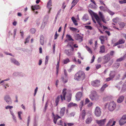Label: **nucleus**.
<instances>
[{"instance_id": "nucleus-1", "label": "nucleus", "mask_w": 126, "mask_h": 126, "mask_svg": "<svg viewBox=\"0 0 126 126\" xmlns=\"http://www.w3.org/2000/svg\"><path fill=\"white\" fill-rule=\"evenodd\" d=\"M85 78V74L84 72L79 71L77 72L74 76V79L77 81L82 80Z\"/></svg>"}, {"instance_id": "nucleus-2", "label": "nucleus", "mask_w": 126, "mask_h": 126, "mask_svg": "<svg viewBox=\"0 0 126 126\" xmlns=\"http://www.w3.org/2000/svg\"><path fill=\"white\" fill-rule=\"evenodd\" d=\"M66 89L64 88L63 90L62 94L60 96H58L56 98L55 100V102L56 103V106H57L59 102V100L60 98H61V100L62 101L63 100H65V96L66 93Z\"/></svg>"}, {"instance_id": "nucleus-3", "label": "nucleus", "mask_w": 126, "mask_h": 126, "mask_svg": "<svg viewBox=\"0 0 126 126\" xmlns=\"http://www.w3.org/2000/svg\"><path fill=\"white\" fill-rule=\"evenodd\" d=\"M106 105H108V109L109 110L112 111L115 109L116 104L115 102L113 101L106 104Z\"/></svg>"}, {"instance_id": "nucleus-4", "label": "nucleus", "mask_w": 126, "mask_h": 126, "mask_svg": "<svg viewBox=\"0 0 126 126\" xmlns=\"http://www.w3.org/2000/svg\"><path fill=\"white\" fill-rule=\"evenodd\" d=\"M90 98L92 101H97L99 99V96L94 91L89 95Z\"/></svg>"}, {"instance_id": "nucleus-5", "label": "nucleus", "mask_w": 126, "mask_h": 126, "mask_svg": "<svg viewBox=\"0 0 126 126\" xmlns=\"http://www.w3.org/2000/svg\"><path fill=\"white\" fill-rule=\"evenodd\" d=\"M101 111L100 108L98 107H96L95 110V114L96 117H99L101 115Z\"/></svg>"}, {"instance_id": "nucleus-6", "label": "nucleus", "mask_w": 126, "mask_h": 126, "mask_svg": "<svg viewBox=\"0 0 126 126\" xmlns=\"http://www.w3.org/2000/svg\"><path fill=\"white\" fill-rule=\"evenodd\" d=\"M106 120V119L105 118L99 120H97L96 121V123L99 125V126H104Z\"/></svg>"}, {"instance_id": "nucleus-7", "label": "nucleus", "mask_w": 126, "mask_h": 126, "mask_svg": "<svg viewBox=\"0 0 126 126\" xmlns=\"http://www.w3.org/2000/svg\"><path fill=\"white\" fill-rule=\"evenodd\" d=\"M125 41L124 39L121 38L117 42L114 44L113 46L115 47L119 45L123 44L125 43Z\"/></svg>"}, {"instance_id": "nucleus-8", "label": "nucleus", "mask_w": 126, "mask_h": 126, "mask_svg": "<svg viewBox=\"0 0 126 126\" xmlns=\"http://www.w3.org/2000/svg\"><path fill=\"white\" fill-rule=\"evenodd\" d=\"M100 81L99 80L96 79L91 82V84L93 86L98 87L100 85Z\"/></svg>"}, {"instance_id": "nucleus-9", "label": "nucleus", "mask_w": 126, "mask_h": 126, "mask_svg": "<svg viewBox=\"0 0 126 126\" xmlns=\"http://www.w3.org/2000/svg\"><path fill=\"white\" fill-rule=\"evenodd\" d=\"M86 112L85 110H83L80 114L79 119L81 120H84L86 115Z\"/></svg>"}, {"instance_id": "nucleus-10", "label": "nucleus", "mask_w": 126, "mask_h": 126, "mask_svg": "<svg viewBox=\"0 0 126 126\" xmlns=\"http://www.w3.org/2000/svg\"><path fill=\"white\" fill-rule=\"evenodd\" d=\"M82 96V93L81 92H78L76 94V100L78 101L80 100Z\"/></svg>"}, {"instance_id": "nucleus-11", "label": "nucleus", "mask_w": 126, "mask_h": 126, "mask_svg": "<svg viewBox=\"0 0 126 126\" xmlns=\"http://www.w3.org/2000/svg\"><path fill=\"white\" fill-rule=\"evenodd\" d=\"M4 99L8 104H11L12 103L11 99L9 96H6L4 97Z\"/></svg>"}, {"instance_id": "nucleus-12", "label": "nucleus", "mask_w": 126, "mask_h": 126, "mask_svg": "<svg viewBox=\"0 0 126 126\" xmlns=\"http://www.w3.org/2000/svg\"><path fill=\"white\" fill-rule=\"evenodd\" d=\"M94 16L97 23L100 26H101L102 25V24L101 23V20L100 18L97 15H94Z\"/></svg>"}, {"instance_id": "nucleus-13", "label": "nucleus", "mask_w": 126, "mask_h": 126, "mask_svg": "<svg viewBox=\"0 0 126 126\" xmlns=\"http://www.w3.org/2000/svg\"><path fill=\"white\" fill-rule=\"evenodd\" d=\"M52 1L51 0H49L47 4V7L49 9V13H50V10L51 9V7L52 6Z\"/></svg>"}, {"instance_id": "nucleus-14", "label": "nucleus", "mask_w": 126, "mask_h": 126, "mask_svg": "<svg viewBox=\"0 0 126 126\" xmlns=\"http://www.w3.org/2000/svg\"><path fill=\"white\" fill-rule=\"evenodd\" d=\"M52 114L53 115V118L54 122L55 124H56L57 119L59 118H61V117L57 115H55L53 113Z\"/></svg>"}, {"instance_id": "nucleus-15", "label": "nucleus", "mask_w": 126, "mask_h": 126, "mask_svg": "<svg viewBox=\"0 0 126 126\" xmlns=\"http://www.w3.org/2000/svg\"><path fill=\"white\" fill-rule=\"evenodd\" d=\"M110 58L109 56L107 55L105 56L103 59V64H105L108 63L110 60Z\"/></svg>"}, {"instance_id": "nucleus-16", "label": "nucleus", "mask_w": 126, "mask_h": 126, "mask_svg": "<svg viewBox=\"0 0 126 126\" xmlns=\"http://www.w3.org/2000/svg\"><path fill=\"white\" fill-rule=\"evenodd\" d=\"M65 52L66 54L68 56H70L73 55V51H72L71 50H65Z\"/></svg>"}, {"instance_id": "nucleus-17", "label": "nucleus", "mask_w": 126, "mask_h": 126, "mask_svg": "<svg viewBox=\"0 0 126 126\" xmlns=\"http://www.w3.org/2000/svg\"><path fill=\"white\" fill-rule=\"evenodd\" d=\"M124 98V97L123 95L120 96L117 99V102L118 103H121L122 102Z\"/></svg>"}, {"instance_id": "nucleus-18", "label": "nucleus", "mask_w": 126, "mask_h": 126, "mask_svg": "<svg viewBox=\"0 0 126 126\" xmlns=\"http://www.w3.org/2000/svg\"><path fill=\"white\" fill-rule=\"evenodd\" d=\"M75 38L76 40H80L81 41L82 40V37L79 34H77L75 35Z\"/></svg>"}, {"instance_id": "nucleus-19", "label": "nucleus", "mask_w": 126, "mask_h": 126, "mask_svg": "<svg viewBox=\"0 0 126 126\" xmlns=\"http://www.w3.org/2000/svg\"><path fill=\"white\" fill-rule=\"evenodd\" d=\"M65 108L64 107L62 108L60 111V115L61 116H63L64 113L65 111Z\"/></svg>"}, {"instance_id": "nucleus-20", "label": "nucleus", "mask_w": 126, "mask_h": 126, "mask_svg": "<svg viewBox=\"0 0 126 126\" xmlns=\"http://www.w3.org/2000/svg\"><path fill=\"white\" fill-rule=\"evenodd\" d=\"M93 120V118L92 117H88L86 120L85 122L87 124H90Z\"/></svg>"}, {"instance_id": "nucleus-21", "label": "nucleus", "mask_w": 126, "mask_h": 126, "mask_svg": "<svg viewBox=\"0 0 126 126\" xmlns=\"http://www.w3.org/2000/svg\"><path fill=\"white\" fill-rule=\"evenodd\" d=\"M79 1V0H73L71 3L72 4L71 7V9L74 7Z\"/></svg>"}, {"instance_id": "nucleus-22", "label": "nucleus", "mask_w": 126, "mask_h": 126, "mask_svg": "<svg viewBox=\"0 0 126 126\" xmlns=\"http://www.w3.org/2000/svg\"><path fill=\"white\" fill-rule=\"evenodd\" d=\"M99 14L100 16V18L101 19L102 21L104 23H106V22L105 21V20L104 18V16L100 12H99Z\"/></svg>"}, {"instance_id": "nucleus-23", "label": "nucleus", "mask_w": 126, "mask_h": 126, "mask_svg": "<svg viewBox=\"0 0 126 126\" xmlns=\"http://www.w3.org/2000/svg\"><path fill=\"white\" fill-rule=\"evenodd\" d=\"M126 123V121H125L122 118L119 121V124L120 125L122 126Z\"/></svg>"}, {"instance_id": "nucleus-24", "label": "nucleus", "mask_w": 126, "mask_h": 126, "mask_svg": "<svg viewBox=\"0 0 126 126\" xmlns=\"http://www.w3.org/2000/svg\"><path fill=\"white\" fill-rule=\"evenodd\" d=\"M61 79L62 81L64 84L66 83L68 80V78L67 77H61Z\"/></svg>"}, {"instance_id": "nucleus-25", "label": "nucleus", "mask_w": 126, "mask_h": 126, "mask_svg": "<svg viewBox=\"0 0 126 126\" xmlns=\"http://www.w3.org/2000/svg\"><path fill=\"white\" fill-rule=\"evenodd\" d=\"M11 62L12 63H13L16 65H20L19 63L15 59H12L11 60Z\"/></svg>"}, {"instance_id": "nucleus-26", "label": "nucleus", "mask_w": 126, "mask_h": 126, "mask_svg": "<svg viewBox=\"0 0 126 126\" xmlns=\"http://www.w3.org/2000/svg\"><path fill=\"white\" fill-rule=\"evenodd\" d=\"M89 19V17L87 14H85L83 17V19L84 21H86Z\"/></svg>"}, {"instance_id": "nucleus-27", "label": "nucleus", "mask_w": 126, "mask_h": 126, "mask_svg": "<svg viewBox=\"0 0 126 126\" xmlns=\"http://www.w3.org/2000/svg\"><path fill=\"white\" fill-rule=\"evenodd\" d=\"M100 50L99 52L101 53H103L105 51V47L104 46H101L100 48Z\"/></svg>"}, {"instance_id": "nucleus-28", "label": "nucleus", "mask_w": 126, "mask_h": 126, "mask_svg": "<svg viewBox=\"0 0 126 126\" xmlns=\"http://www.w3.org/2000/svg\"><path fill=\"white\" fill-rule=\"evenodd\" d=\"M115 74V73L114 71H112L111 72L110 74V77L111 79H113L114 77Z\"/></svg>"}, {"instance_id": "nucleus-29", "label": "nucleus", "mask_w": 126, "mask_h": 126, "mask_svg": "<svg viewBox=\"0 0 126 126\" xmlns=\"http://www.w3.org/2000/svg\"><path fill=\"white\" fill-rule=\"evenodd\" d=\"M40 42L41 44L43 45L44 44V41L43 36L42 35L41 36L40 39Z\"/></svg>"}, {"instance_id": "nucleus-30", "label": "nucleus", "mask_w": 126, "mask_h": 126, "mask_svg": "<svg viewBox=\"0 0 126 126\" xmlns=\"http://www.w3.org/2000/svg\"><path fill=\"white\" fill-rule=\"evenodd\" d=\"M125 56H124L123 57L117 59L116 60L117 62H120L124 60L125 58Z\"/></svg>"}, {"instance_id": "nucleus-31", "label": "nucleus", "mask_w": 126, "mask_h": 126, "mask_svg": "<svg viewBox=\"0 0 126 126\" xmlns=\"http://www.w3.org/2000/svg\"><path fill=\"white\" fill-rule=\"evenodd\" d=\"M120 66V63H114L113 65L115 69L118 68Z\"/></svg>"}, {"instance_id": "nucleus-32", "label": "nucleus", "mask_w": 126, "mask_h": 126, "mask_svg": "<svg viewBox=\"0 0 126 126\" xmlns=\"http://www.w3.org/2000/svg\"><path fill=\"white\" fill-rule=\"evenodd\" d=\"M31 8L32 10L34 11L35 10H37L39 8V5H36L34 6H32Z\"/></svg>"}, {"instance_id": "nucleus-33", "label": "nucleus", "mask_w": 126, "mask_h": 126, "mask_svg": "<svg viewBox=\"0 0 126 126\" xmlns=\"http://www.w3.org/2000/svg\"><path fill=\"white\" fill-rule=\"evenodd\" d=\"M108 86V85L106 84L104 85L101 88V91L102 92H103L104 91L105 88Z\"/></svg>"}, {"instance_id": "nucleus-34", "label": "nucleus", "mask_w": 126, "mask_h": 126, "mask_svg": "<svg viewBox=\"0 0 126 126\" xmlns=\"http://www.w3.org/2000/svg\"><path fill=\"white\" fill-rule=\"evenodd\" d=\"M71 19L74 25L76 26H77L78 25V23L77 22V21L75 18L74 17H72Z\"/></svg>"}, {"instance_id": "nucleus-35", "label": "nucleus", "mask_w": 126, "mask_h": 126, "mask_svg": "<svg viewBox=\"0 0 126 126\" xmlns=\"http://www.w3.org/2000/svg\"><path fill=\"white\" fill-rule=\"evenodd\" d=\"M113 120L112 119H110L108 123L107 124L106 126H109L111 125L112 124V122H113Z\"/></svg>"}, {"instance_id": "nucleus-36", "label": "nucleus", "mask_w": 126, "mask_h": 126, "mask_svg": "<svg viewBox=\"0 0 126 126\" xmlns=\"http://www.w3.org/2000/svg\"><path fill=\"white\" fill-rule=\"evenodd\" d=\"M119 25L120 28H123L125 26L126 24L124 22H121L119 23Z\"/></svg>"}, {"instance_id": "nucleus-37", "label": "nucleus", "mask_w": 126, "mask_h": 126, "mask_svg": "<svg viewBox=\"0 0 126 126\" xmlns=\"http://www.w3.org/2000/svg\"><path fill=\"white\" fill-rule=\"evenodd\" d=\"M85 48L91 54H92V51L91 50V49L88 46H85Z\"/></svg>"}, {"instance_id": "nucleus-38", "label": "nucleus", "mask_w": 126, "mask_h": 126, "mask_svg": "<svg viewBox=\"0 0 126 126\" xmlns=\"http://www.w3.org/2000/svg\"><path fill=\"white\" fill-rule=\"evenodd\" d=\"M66 37L67 38L69 41H74V40L71 38V36L67 34Z\"/></svg>"}, {"instance_id": "nucleus-39", "label": "nucleus", "mask_w": 126, "mask_h": 126, "mask_svg": "<svg viewBox=\"0 0 126 126\" xmlns=\"http://www.w3.org/2000/svg\"><path fill=\"white\" fill-rule=\"evenodd\" d=\"M77 106V105L76 104L73 103H71L69 104L68 106L70 107L73 106Z\"/></svg>"}, {"instance_id": "nucleus-40", "label": "nucleus", "mask_w": 126, "mask_h": 126, "mask_svg": "<svg viewBox=\"0 0 126 126\" xmlns=\"http://www.w3.org/2000/svg\"><path fill=\"white\" fill-rule=\"evenodd\" d=\"M84 102L83 101H81L80 103V110H82V107L83 106Z\"/></svg>"}, {"instance_id": "nucleus-41", "label": "nucleus", "mask_w": 126, "mask_h": 126, "mask_svg": "<svg viewBox=\"0 0 126 126\" xmlns=\"http://www.w3.org/2000/svg\"><path fill=\"white\" fill-rule=\"evenodd\" d=\"M63 61L64 64H66L70 62V60L68 58H66Z\"/></svg>"}, {"instance_id": "nucleus-42", "label": "nucleus", "mask_w": 126, "mask_h": 126, "mask_svg": "<svg viewBox=\"0 0 126 126\" xmlns=\"http://www.w3.org/2000/svg\"><path fill=\"white\" fill-rule=\"evenodd\" d=\"M36 31L35 29L34 28H32L31 29L30 32L32 34H33L35 33Z\"/></svg>"}, {"instance_id": "nucleus-43", "label": "nucleus", "mask_w": 126, "mask_h": 126, "mask_svg": "<svg viewBox=\"0 0 126 126\" xmlns=\"http://www.w3.org/2000/svg\"><path fill=\"white\" fill-rule=\"evenodd\" d=\"M119 20V19L118 17H116L115 18H113L112 19V21L113 22L115 23H116Z\"/></svg>"}, {"instance_id": "nucleus-44", "label": "nucleus", "mask_w": 126, "mask_h": 126, "mask_svg": "<svg viewBox=\"0 0 126 126\" xmlns=\"http://www.w3.org/2000/svg\"><path fill=\"white\" fill-rule=\"evenodd\" d=\"M10 112L11 113V114L13 116V119L16 122V117L15 116V115L13 112L12 111H10Z\"/></svg>"}, {"instance_id": "nucleus-45", "label": "nucleus", "mask_w": 126, "mask_h": 126, "mask_svg": "<svg viewBox=\"0 0 126 126\" xmlns=\"http://www.w3.org/2000/svg\"><path fill=\"white\" fill-rule=\"evenodd\" d=\"M70 30L74 32H76L77 30V28L73 27H70Z\"/></svg>"}, {"instance_id": "nucleus-46", "label": "nucleus", "mask_w": 126, "mask_h": 126, "mask_svg": "<svg viewBox=\"0 0 126 126\" xmlns=\"http://www.w3.org/2000/svg\"><path fill=\"white\" fill-rule=\"evenodd\" d=\"M48 60V57L47 56L45 58V64H47Z\"/></svg>"}, {"instance_id": "nucleus-47", "label": "nucleus", "mask_w": 126, "mask_h": 126, "mask_svg": "<svg viewBox=\"0 0 126 126\" xmlns=\"http://www.w3.org/2000/svg\"><path fill=\"white\" fill-rule=\"evenodd\" d=\"M99 8L101 11H106V9L103 6H101L99 7Z\"/></svg>"}, {"instance_id": "nucleus-48", "label": "nucleus", "mask_w": 126, "mask_h": 126, "mask_svg": "<svg viewBox=\"0 0 126 126\" xmlns=\"http://www.w3.org/2000/svg\"><path fill=\"white\" fill-rule=\"evenodd\" d=\"M85 27L87 29L91 30L92 29V27L90 26H85Z\"/></svg>"}, {"instance_id": "nucleus-49", "label": "nucleus", "mask_w": 126, "mask_h": 126, "mask_svg": "<svg viewBox=\"0 0 126 126\" xmlns=\"http://www.w3.org/2000/svg\"><path fill=\"white\" fill-rule=\"evenodd\" d=\"M57 124L59 125L63 126V122L62 120H60L59 122L57 123Z\"/></svg>"}, {"instance_id": "nucleus-50", "label": "nucleus", "mask_w": 126, "mask_h": 126, "mask_svg": "<svg viewBox=\"0 0 126 126\" xmlns=\"http://www.w3.org/2000/svg\"><path fill=\"white\" fill-rule=\"evenodd\" d=\"M119 3L120 4H123L126 3V0H120Z\"/></svg>"}, {"instance_id": "nucleus-51", "label": "nucleus", "mask_w": 126, "mask_h": 126, "mask_svg": "<svg viewBox=\"0 0 126 126\" xmlns=\"http://www.w3.org/2000/svg\"><path fill=\"white\" fill-rule=\"evenodd\" d=\"M22 112L21 111H19L18 112V115L19 117L20 120L22 119V118L21 117V114H22Z\"/></svg>"}, {"instance_id": "nucleus-52", "label": "nucleus", "mask_w": 126, "mask_h": 126, "mask_svg": "<svg viewBox=\"0 0 126 126\" xmlns=\"http://www.w3.org/2000/svg\"><path fill=\"white\" fill-rule=\"evenodd\" d=\"M59 65L58 64H58L56 66V74L57 75L58 73V70H59Z\"/></svg>"}, {"instance_id": "nucleus-53", "label": "nucleus", "mask_w": 126, "mask_h": 126, "mask_svg": "<svg viewBox=\"0 0 126 126\" xmlns=\"http://www.w3.org/2000/svg\"><path fill=\"white\" fill-rule=\"evenodd\" d=\"M29 38L30 37H28L26 39L25 41V44H26L27 43H28Z\"/></svg>"}, {"instance_id": "nucleus-54", "label": "nucleus", "mask_w": 126, "mask_h": 126, "mask_svg": "<svg viewBox=\"0 0 126 126\" xmlns=\"http://www.w3.org/2000/svg\"><path fill=\"white\" fill-rule=\"evenodd\" d=\"M108 12L110 15L112 16L113 15L115 14L114 13L110 11H108Z\"/></svg>"}, {"instance_id": "nucleus-55", "label": "nucleus", "mask_w": 126, "mask_h": 126, "mask_svg": "<svg viewBox=\"0 0 126 126\" xmlns=\"http://www.w3.org/2000/svg\"><path fill=\"white\" fill-rule=\"evenodd\" d=\"M101 67V66L100 64H97L96 65V68L98 69Z\"/></svg>"}, {"instance_id": "nucleus-56", "label": "nucleus", "mask_w": 126, "mask_h": 126, "mask_svg": "<svg viewBox=\"0 0 126 126\" xmlns=\"http://www.w3.org/2000/svg\"><path fill=\"white\" fill-rule=\"evenodd\" d=\"M67 99L66 100L68 102H69L71 100V97L70 96H69L67 97Z\"/></svg>"}, {"instance_id": "nucleus-57", "label": "nucleus", "mask_w": 126, "mask_h": 126, "mask_svg": "<svg viewBox=\"0 0 126 126\" xmlns=\"http://www.w3.org/2000/svg\"><path fill=\"white\" fill-rule=\"evenodd\" d=\"M58 35L57 33V32L56 31V32L55 34L54 37V39H57L58 37Z\"/></svg>"}, {"instance_id": "nucleus-58", "label": "nucleus", "mask_w": 126, "mask_h": 126, "mask_svg": "<svg viewBox=\"0 0 126 126\" xmlns=\"http://www.w3.org/2000/svg\"><path fill=\"white\" fill-rule=\"evenodd\" d=\"M13 108V107L12 106H7L5 107L6 109H11Z\"/></svg>"}, {"instance_id": "nucleus-59", "label": "nucleus", "mask_w": 126, "mask_h": 126, "mask_svg": "<svg viewBox=\"0 0 126 126\" xmlns=\"http://www.w3.org/2000/svg\"><path fill=\"white\" fill-rule=\"evenodd\" d=\"M90 102V100L88 98H87L85 100V104H87L89 102Z\"/></svg>"}, {"instance_id": "nucleus-60", "label": "nucleus", "mask_w": 126, "mask_h": 126, "mask_svg": "<svg viewBox=\"0 0 126 126\" xmlns=\"http://www.w3.org/2000/svg\"><path fill=\"white\" fill-rule=\"evenodd\" d=\"M99 1L101 4H103L104 6H105V4L104 3V1L102 0H99Z\"/></svg>"}, {"instance_id": "nucleus-61", "label": "nucleus", "mask_w": 126, "mask_h": 126, "mask_svg": "<svg viewBox=\"0 0 126 126\" xmlns=\"http://www.w3.org/2000/svg\"><path fill=\"white\" fill-rule=\"evenodd\" d=\"M95 57H94V55L92 57V58L91 60V63H93L94 61Z\"/></svg>"}, {"instance_id": "nucleus-62", "label": "nucleus", "mask_w": 126, "mask_h": 126, "mask_svg": "<svg viewBox=\"0 0 126 126\" xmlns=\"http://www.w3.org/2000/svg\"><path fill=\"white\" fill-rule=\"evenodd\" d=\"M122 118L126 121V114L123 115Z\"/></svg>"}, {"instance_id": "nucleus-63", "label": "nucleus", "mask_w": 126, "mask_h": 126, "mask_svg": "<svg viewBox=\"0 0 126 126\" xmlns=\"http://www.w3.org/2000/svg\"><path fill=\"white\" fill-rule=\"evenodd\" d=\"M64 75L65 76V77H67V74L66 70L65 69L64 71Z\"/></svg>"}, {"instance_id": "nucleus-64", "label": "nucleus", "mask_w": 126, "mask_h": 126, "mask_svg": "<svg viewBox=\"0 0 126 126\" xmlns=\"http://www.w3.org/2000/svg\"><path fill=\"white\" fill-rule=\"evenodd\" d=\"M99 39L100 40L104 39V36H101L100 37Z\"/></svg>"}]
</instances>
